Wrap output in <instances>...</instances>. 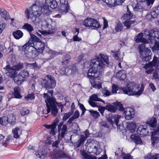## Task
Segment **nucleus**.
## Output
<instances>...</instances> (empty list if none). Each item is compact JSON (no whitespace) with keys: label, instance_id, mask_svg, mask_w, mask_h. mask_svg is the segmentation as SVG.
Masks as SVG:
<instances>
[{"label":"nucleus","instance_id":"7c9ffc66","mask_svg":"<svg viewBox=\"0 0 159 159\" xmlns=\"http://www.w3.org/2000/svg\"><path fill=\"white\" fill-rule=\"evenodd\" d=\"M136 127V124L134 122H131L128 123L127 129L131 133H133L135 131Z\"/></svg>","mask_w":159,"mask_h":159},{"label":"nucleus","instance_id":"c03bdc74","mask_svg":"<svg viewBox=\"0 0 159 159\" xmlns=\"http://www.w3.org/2000/svg\"><path fill=\"white\" fill-rule=\"evenodd\" d=\"M157 18V15L155 14L151 10V13H148L146 16V18L148 20H151L152 18Z\"/></svg>","mask_w":159,"mask_h":159},{"label":"nucleus","instance_id":"f257e3e1","mask_svg":"<svg viewBox=\"0 0 159 159\" xmlns=\"http://www.w3.org/2000/svg\"><path fill=\"white\" fill-rule=\"evenodd\" d=\"M109 64L108 57L102 54L96 56L95 58L91 60L87 77L93 87L98 89L102 88V81L100 78L101 72L108 66Z\"/></svg>","mask_w":159,"mask_h":159},{"label":"nucleus","instance_id":"bb28decb","mask_svg":"<svg viewBox=\"0 0 159 159\" xmlns=\"http://www.w3.org/2000/svg\"><path fill=\"white\" fill-rule=\"evenodd\" d=\"M4 69H6L8 72L11 76H15L17 73L16 70L14 68L13 66L11 68L9 65H7L4 68Z\"/></svg>","mask_w":159,"mask_h":159},{"label":"nucleus","instance_id":"5fc2aeb1","mask_svg":"<svg viewBox=\"0 0 159 159\" xmlns=\"http://www.w3.org/2000/svg\"><path fill=\"white\" fill-rule=\"evenodd\" d=\"M34 93H33L25 97V99L26 101H28L30 99L32 100L34 99Z\"/></svg>","mask_w":159,"mask_h":159},{"label":"nucleus","instance_id":"49530a36","mask_svg":"<svg viewBox=\"0 0 159 159\" xmlns=\"http://www.w3.org/2000/svg\"><path fill=\"white\" fill-rule=\"evenodd\" d=\"M20 131V129L18 127H16V128L12 130L13 137L15 138H18L19 137V135L18 134V132Z\"/></svg>","mask_w":159,"mask_h":159},{"label":"nucleus","instance_id":"2f4dec72","mask_svg":"<svg viewBox=\"0 0 159 159\" xmlns=\"http://www.w3.org/2000/svg\"><path fill=\"white\" fill-rule=\"evenodd\" d=\"M13 35L15 38L16 39H19L23 36V33L20 30H17L13 32Z\"/></svg>","mask_w":159,"mask_h":159},{"label":"nucleus","instance_id":"ea45409f","mask_svg":"<svg viewBox=\"0 0 159 159\" xmlns=\"http://www.w3.org/2000/svg\"><path fill=\"white\" fill-rule=\"evenodd\" d=\"M14 96L15 98H20L21 97L20 94V89L18 86L14 88Z\"/></svg>","mask_w":159,"mask_h":159},{"label":"nucleus","instance_id":"58836bf2","mask_svg":"<svg viewBox=\"0 0 159 159\" xmlns=\"http://www.w3.org/2000/svg\"><path fill=\"white\" fill-rule=\"evenodd\" d=\"M86 139V137H84V135H81L80 136V139L76 143L77 147H79L81 144L83 143Z\"/></svg>","mask_w":159,"mask_h":159},{"label":"nucleus","instance_id":"c85d7f7f","mask_svg":"<svg viewBox=\"0 0 159 159\" xmlns=\"http://www.w3.org/2000/svg\"><path fill=\"white\" fill-rule=\"evenodd\" d=\"M151 133H152V135L151 136L152 145V146H154L155 145L157 144L159 142V137L154 136L153 135L156 134L153 131L151 132Z\"/></svg>","mask_w":159,"mask_h":159},{"label":"nucleus","instance_id":"680f3d73","mask_svg":"<svg viewBox=\"0 0 159 159\" xmlns=\"http://www.w3.org/2000/svg\"><path fill=\"white\" fill-rule=\"evenodd\" d=\"M116 107L119 108L120 111H123L124 109L122 104L120 102H117L115 103Z\"/></svg>","mask_w":159,"mask_h":159},{"label":"nucleus","instance_id":"473e14b6","mask_svg":"<svg viewBox=\"0 0 159 159\" xmlns=\"http://www.w3.org/2000/svg\"><path fill=\"white\" fill-rule=\"evenodd\" d=\"M84 159H97V157L92 156L90 153L88 154L86 152H83L81 153Z\"/></svg>","mask_w":159,"mask_h":159},{"label":"nucleus","instance_id":"e2e57ef3","mask_svg":"<svg viewBox=\"0 0 159 159\" xmlns=\"http://www.w3.org/2000/svg\"><path fill=\"white\" fill-rule=\"evenodd\" d=\"M5 137L2 135L0 134V143H2L4 146H6L7 142L6 141H3Z\"/></svg>","mask_w":159,"mask_h":159},{"label":"nucleus","instance_id":"f03ea898","mask_svg":"<svg viewBox=\"0 0 159 159\" xmlns=\"http://www.w3.org/2000/svg\"><path fill=\"white\" fill-rule=\"evenodd\" d=\"M144 34L148 39L147 40L143 37V33L139 34L135 38V41L137 43L143 42L147 43L150 42L154 44L152 47V50L154 52H156L159 49V31L155 30L146 29L144 32Z\"/></svg>","mask_w":159,"mask_h":159},{"label":"nucleus","instance_id":"6e6d98bb","mask_svg":"<svg viewBox=\"0 0 159 159\" xmlns=\"http://www.w3.org/2000/svg\"><path fill=\"white\" fill-rule=\"evenodd\" d=\"M41 25L45 28H48L49 29H50L51 27V25L48 24L45 20H44L42 22Z\"/></svg>","mask_w":159,"mask_h":159},{"label":"nucleus","instance_id":"a18cd8bd","mask_svg":"<svg viewBox=\"0 0 159 159\" xmlns=\"http://www.w3.org/2000/svg\"><path fill=\"white\" fill-rule=\"evenodd\" d=\"M23 28L29 32H31L33 30V27L30 25L28 23L25 24L23 27Z\"/></svg>","mask_w":159,"mask_h":159},{"label":"nucleus","instance_id":"0e129e2a","mask_svg":"<svg viewBox=\"0 0 159 159\" xmlns=\"http://www.w3.org/2000/svg\"><path fill=\"white\" fill-rule=\"evenodd\" d=\"M152 10L154 13V14L157 15V17L158 15H159V6L157 7H153Z\"/></svg>","mask_w":159,"mask_h":159},{"label":"nucleus","instance_id":"20e7f679","mask_svg":"<svg viewBox=\"0 0 159 159\" xmlns=\"http://www.w3.org/2000/svg\"><path fill=\"white\" fill-rule=\"evenodd\" d=\"M43 95L47 107V113L46 114H48L51 111L52 115L53 116H55L57 115L58 113V110L55 103L58 107H60L61 111L62 112L63 109L64 107L63 105L62 104L61 102H56V99L51 98L47 93H44Z\"/></svg>","mask_w":159,"mask_h":159},{"label":"nucleus","instance_id":"b1692460","mask_svg":"<svg viewBox=\"0 0 159 159\" xmlns=\"http://www.w3.org/2000/svg\"><path fill=\"white\" fill-rule=\"evenodd\" d=\"M132 13L130 11L128 6H127V11L122 17L123 20H130L133 17Z\"/></svg>","mask_w":159,"mask_h":159},{"label":"nucleus","instance_id":"603ef678","mask_svg":"<svg viewBox=\"0 0 159 159\" xmlns=\"http://www.w3.org/2000/svg\"><path fill=\"white\" fill-rule=\"evenodd\" d=\"M72 113L68 112V113H64L62 117V120L63 121H66L68 119L70 116L72 115Z\"/></svg>","mask_w":159,"mask_h":159},{"label":"nucleus","instance_id":"a878e982","mask_svg":"<svg viewBox=\"0 0 159 159\" xmlns=\"http://www.w3.org/2000/svg\"><path fill=\"white\" fill-rule=\"evenodd\" d=\"M35 154L37 157L43 159L45 156L46 152L44 149L43 148H40V150L36 151Z\"/></svg>","mask_w":159,"mask_h":159},{"label":"nucleus","instance_id":"6ab92c4d","mask_svg":"<svg viewBox=\"0 0 159 159\" xmlns=\"http://www.w3.org/2000/svg\"><path fill=\"white\" fill-rule=\"evenodd\" d=\"M131 140L134 142L136 144H142V141L140 137L138 134H133L131 136Z\"/></svg>","mask_w":159,"mask_h":159},{"label":"nucleus","instance_id":"5701e85b","mask_svg":"<svg viewBox=\"0 0 159 159\" xmlns=\"http://www.w3.org/2000/svg\"><path fill=\"white\" fill-rule=\"evenodd\" d=\"M45 4L52 9L56 8L57 5V2L55 0H45Z\"/></svg>","mask_w":159,"mask_h":159},{"label":"nucleus","instance_id":"72a5a7b5","mask_svg":"<svg viewBox=\"0 0 159 159\" xmlns=\"http://www.w3.org/2000/svg\"><path fill=\"white\" fill-rule=\"evenodd\" d=\"M106 110H108L111 112L113 113L116 111L117 108L113 105L109 104H107L106 106Z\"/></svg>","mask_w":159,"mask_h":159},{"label":"nucleus","instance_id":"393cba45","mask_svg":"<svg viewBox=\"0 0 159 159\" xmlns=\"http://www.w3.org/2000/svg\"><path fill=\"white\" fill-rule=\"evenodd\" d=\"M113 52V56L114 58L119 61H122L123 60V56H124V53H122V55L120 54V52L119 50L116 51H115Z\"/></svg>","mask_w":159,"mask_h":159},{"label":"nucleus","instance_id":"79ce46f5","mask_svg":"<svg viewBox=\"0 0 159 159\" xmlns=\"http://www.w3.org/2000/svg\"><path fill=\"white\" fill-rule=\"evenodd\" d=\"M145 159H159V154H150L144 157Z\"/></svg>","mask_w":159,"mask_h":159},{"label":"nucleus","instance_id":"4c0bfd02","mask_svg":"<svg viewBox=\"0 0 159 159\" xmlns=\"http://www.w3.org/2000/svg\"><path fill=\"white\" fill-rule=\"evenodd\" d=\"M89 98L90 99V100L93 101L101 102H102L103 103L105 104V102L104 101L99 98L98 96L95 94H93Z\"/></svg>","mask_w":159,"mask_h":159},{"label":"nucleus","instance_id":"864d4df0","mask_svg":"<svg viewBox=\"0 0 159 159\" xmlns=\"http://www.w3.org/2000/svg\"><path fill=\"white\" fill-rule=\"evenodd\" d=\"M70 56L69 54H67L66 57L64 58L63 61L62 63L65 65L67 64L70 61Z\"/></svg>","mask_w":159,"mask_h":159},{"label":"nucleus","instance_id":"9d476101","mask_svg":"<svg viewBox=\"0 0 159 159\" xmlns=\"http://www.w3.org/2000/svg\"><path fill=\"white\" fill-rule=\"evenodd\" d=\"M83 25L86 27H92L93 29L99 28L101 26L98 21L92 18H88L83 22Z\"/></svg>","mask_w":159,"mask_h":159},{"label":"nucleus","instance_id":"37998d69","mask_svg":"<svg viewBox=\"0 0 159 159\" xmlns=\"http://www.w3.org/2000/svg\"><path fill=\"white\" fill-rule=\"evenodd\" d=\"M1 12L0 15L1 16L6 20H7L9 18L8 13L6 10L2 9L0 10Z\"/></svg>","mask_w":159,"mask_h":159},{"label":"nucleus","instance_id":"2eb2a0df","mask_svg":"<svg viewBox=\"0 0 159 159\" xmlns=\"http://www.w3.org/2000/svg\"><path fill=\"white\" fill-rule=\"evenodd\" d=\"M145 0H136L137 4H134L133 5L134 10L135 11H138L140 12H143V3H145Z\"/></svg>","mask_w":159,"mask_h":159},{"label":"nucleus","instance_id":"f3484780","mask_svg":"<svg viewBox=\"0 0 159 159\" xmlns=\"http://www.w3.org/2000/svg\"><path fill=\"white\" fill-rule=\"evenodd\" d=\"M72 66H69L66 67H61L60 68L58 72L61 75H68L72 72Z\"/></svg>","mask_w":159,"mask_h":159},{"label":"nucleus","instance_id":"69168bd1","mask_svg":"<svg viewBox=\"0 0 159 159\" xmlns=\"http://www.w3.org/2000/svg\"><path fill=\"white\" fill-rule=\"evenodd\" d=\"M61 139H59L58 138V139L57 140L53 142L52 143V146L53 148L54 149V148H58V144H59L60 141Z\"/></svg>","mask_w":159,"mask_h":159},{"label":"nucleus","instance_id":"c9c22d12","mask_svg":"<svg viewBox=\"0 0 159 159\" xmlns=\"http://www.w3.org/2000/svg\"><path fill=\"white\" fill-rule=\"evenodd\" d=\"M35 41V40H34L32 39H30L28 41V42L26 43L23 46L24 49L27 47L30 48V47H32L34 48V42Z\"/></svg>","mask_w":159,"mask_h":159},{"label":"nucleus","instance_id":"dca6fc26","mask_svg":"<svg viewBox=\"0 0 159 159\" xmlns=\"http://www.w3.org/2000/svg\"><path fill=\"white\" fill-rule=\"evenodd\" d=\"M34 48L39 53H41L43 51L44 47V43L41 41H35Z\"/></svg>","mask_w":159,"mask_h":159},{"label":"nucleus","instance_id":"e433bc0d","mask_svg":"<svg viewBox=\"0 0 159 159\" xmlns=\"http://www.w3.org/2000/svg\"><path fill=\"white\" fill-rule=\"evenodd\" d=\"M115 29L116 32H120L124 30L123 26L120 21L117 23Z\"/></svg>","mask_w":159,"mask_h":159},{"label":"nucleus","instance_id":"338daca9","mask_svg":"<svg viewBox=\"0 0 159 159\" xmlns=\"http://www.w3.org/2000/svg\"><path fill=\"white\" fill-rule=\"evenodd\" d=\"M146 1L145 3L150 8L152 7L154 1V0H146Z\"/></svg>","mask_w":159,"mask_h":159},{"label":"nucleus","instance_id":"9b49d317","mask_svg":"<svg viewBox=\"0 0 159 159\" xmlns=\"http://www.w3.org/2000/svg\"><path fill=\"white\" fill-rule=\"evenodd\" d=\"M63 122H60L58 125V138L59 139H61L64 137L67 132V126L65 125H63Z\"/></svg>","mask_w":159,"mask_h":159},{"label":"nucleus","instance_id":"de8ad7c7","mask_svg":"<svg viewBox=\"0 0 159 159\" xmlns=\"http://www.w3.org/2000/svg\"><path fill=\"white\" fill-rule=\"evenodd\" d=\"M89 112L92 116L94 119L98 118L100 116V114L98 112L96 111H94L92 110H89Z\"/></svg>","mask_w":159,"mask_h":159},{"label":"nucleus","instance_id":"39448f33","mask_svg":"<svg viewBox=\"0 0 159 159\" xmlns=\"http://www.w3.org/2000/svg\"><path fill=\"white\" fill-rule=\"evenodd\" d=\"M139 88V86L136 84L134 82H129L125 87L120 88L124 93L129 96H139L142 93L144 90V86L142 84L140 89L138 90Z\"/></svg>","mask_w":159,"mask_h":159},{"label":"nucleus","instance_id":"4468645a","mask_svg":"<svg viewBox=\"0 0 159 159\" xmlns=\"http://www.w3.org/2000/svg\"><path fill=\"white\" fill-rule=\"evenodd\" d=\"M51 156L54 159H61L68 157V155L62 151L54 150L52 151Z\"/></svg>","mask_w":159,"mask_h":159},{"label":"nucleus","instance_id":"8fccbe9b","mask_svg":"<svg viewBox=\"0 0 159 159\" xmlns=\"http://www.w3.org/2000/svg\"><path fill=\"white\" fill-rule=\"evenodd\" d=\"M49 31L47 32L44 30H38L37 32L41 33V34L43 35H47L49 34H51L52 33H53L54 31H51V30H48Z\"/></svg>","mask_w":159,"mask_h":159},{"label":"nucleus","instance_id":"aec40b11","mask_svg":"<svg viewBox=\"0 0 159 159\" xmlns=\"http://www.w3.org/2000/svg\"><path fill=\"white\" fill-rule=\"evenodd\" d=\"M105 2L107 6L110 7H114L117 5H120V3L118 0H103Z\"/></svg>","mask_w":159,"mask_h":159},{"label":"nucleus","instance_id":"a211bd4d","mask_svg":"<svg viewBox=\"0 0 159 159\" xmlns=\"http://www.w3.org/2000/svg\"><path fill=\"white\" fill-rule=\"evenodd\" d=\"M60 10L61 11L62 13L67 12L69 9V7L67 4V2H66V0H60Z\"/></svg>","mask_w":159,"mask_h":159},{"label":"nucleus","instance_id":"f8f14e48","mask_svg":"<svg viewBox=\"0 0 159 159\" xmlns=\"http://www.w3.org/2000/svg\"><path fill=\"white\" fill-rule=\"evenodd\" d=\"M135 113L134 108L127 107L124 109L123 114L125 118L127 120H130L134 118Z\"/></svg>","mask_w":159,"mask_h":159},{"label":"nucleus","instance_id":"1a4fd4ad","mask_svg":"<svg viewBox=\"0 0 159 159\" xmlns=\"http://www.w3.org/2000/svg\"><path fill=\"white\" fill-rule=\"evenodd\" d=\"M145 43L139 45V52L140 54V57L143 61H146L148 58H149V56L151 52L150 50L147 48H145Z\"/></svg>","mask_w":159,"mask_h":159},{"label":"nucleus","instance_id":"3c124183","mask_svg":"<svg viewBox=\"0 0 159 159\" xmlns=\"http://www.w3.org/2000/svg\"><path fill=\"white\" fill-rule=\"evenodd\" d=\"M121 116L118 115H115L113 116L112 118L113 119L115 125L118 127V124L119 121V120L120 119Z\"/></svg>","mask_w":159,"mask_h":159},{"label":"nucleus","instance_id":"052dcab7","mask_svg":"<svg viewBox=\"0 0 159 159\" xmlns=\"http://www.w3.org/2000/svg\"><path fill=\"white\" fill-rule=\"evenodd\" d=\"M7 117H3L0 118V124L2 125L6 126L7 125V121L6 120Z\"/></svg>","mask_w":159,"mask_h":159},{"label":"nucleus","instance_id":"4d7b16f0","mask_svg":"<svg viewBox=\"0 0 159 159\" xmlns=\"http://www.w3.org/2000/svg\"><path fill=\"white\" fill-rule=\"evenodd\" d=\"M102 94L106 96H108L111 94L110 92L107 88H104L102 90Z\"/></svg>","mask_w":159,"mask_h":159},{"label":"nucleus","instance_id":"f704fd0d","mask_svg":"<svg viewBox=\"0 0 159 159\" xmlns=\"http://www.w3.org/2000/svg\"><path fill=\"white\" fill-rule=\"evenodd\" d=\"M58 54V52L53 51L52 50H50L48 52H47V55L49 57V58H47V60H49L51 59L54 57Z\"/></svg>","mask_w":159,"mask_h":159},{"label":"nucleus","instance_id":"6e6552de","mask_svg":"<svg viewBox=\"0 0 159 159\" xmlns=\"http://www.w3.org/2000/svg\"><path fill=\"white\" fill-rule=\"evenodd\" d=\"M29 74V72L26 70H21L17 75L14 77V81L18 85H20L26 80Z\"/></svg>","mask_w":159,"mask_h":159},{"label":"nucleus","instance_id":"c756f323","mask_svg":"<svg viewBox=\"0 0 159 159\" xmlns=\"http://www.w3.org/2000/svg\"><path fill=\"white\" fill-rule=\"evenodd\" d=\"M135 22L134 20H126L125 21L123 22V24L126 28L125 30L128 29L130 28L131 26L134 24Z\"/></svg>","mask_w":159,"mask_h":159},{"label":"nucleus","instance_id":"13d9d810","mask_svg":"<svg viewBox=\"0 0 159 159\" xmlns=\"http://www.w3.org/2000/svg\"><path fill=\"white\" fill-rule=\"evenodd\" d=\"M23 64L22 63H20L17 65L13 66L14 68L17 70H20L23 68Z\"/></svg>","mask_w":159,"mask_h":159},{"label":"nucleus","instance_id":"4be33fe9","mask_svg":"<svg viewBox=\"0 0 159 159\" xmlns=\"http://www.w3.org/2000/svg\"><path fill=\"white\" fill-rule=\"evenodd\" d=\"M116 77L120 80H124L126 77V72L125 70H122L117 73L116 75Z\"/></svg>","mask_w":159,"mask_h":159},{"label":"nucleus","instance_id":"cd10ccee","mask_svg":"<svg viewBox=\"0 0 159 159\" xmlns=\"http://www.w3.org/2000/svg\"><path fill=\"white\" fill-rule=\"evenodd\" d=\"M16 120L15 116L13 114H11L7 118L6 120L7 121V124L8 123L11 125H13L16 121Z\"/></svg>","mask_w":159,"mask_h":159},{"label":"nucleus","instance_id":"0eeeda50","mask_svg":"<svg viewBox=\"0 0 159 159\" xmlns=\"http://www.w3.org/2000/svg\"><path fill=\"white\" fill-rule=\"evenodd\" d=\"M43 87L46 89H51L54 88L56 84V81L52 75H48L43 79L41 83Z\"/></svg>","mask_w":159,"mask_h":159},{"label":"nucleus","instance_id":"bf43d9fd","mask_svg":"<svg viewBox=\"0 0 159 159\" xmlns=\"http://www.w3.org/2000/svg\"><path fill=\"white\" fill-rule=\"evenodd\" d=\"M94 148L96 150V151L95 152V154L96 155H98L102 152V149L100 148L99 147L94 146Z\"/></svg>","mask_w":159,"mask_h":159},{"label":"nucleus","instance_id":"412c9836","mask_svg":"<svg viewBox=\"0 0 159 159\" xmlns=\"http://www.w3.org/2000/svg\"><path fill=\"white\" fill-rule=\"evenodd\" d=\"M158 58L154 56L153 57V60L152 61L149 63L148 64H146L143 66V67L145 69H150L152 67L155 66L157 61Z\"/></svg>","mask_w":159,"mask_h":159},{"label":"nucleus","instance_id":"09e8293b","mask_svg":"<svg viewBox=\"0 0 159 159\" xmlns=\"http://www.w3.org/2000/svg\"><path fill=\"white\" fill-rule=\"evenodd\" d=\"M29 48H26L24 49L23 46L22 47V52L25 55L26 57L28 58H30V53L28 51V49H29Z\"/></svg>","mask_w":159,"mask_h":159},{"label":"nucleus","instance_id":"ddd939ff","mask_svg":"<svg viewBox=\"0 0 159 159\" xmlns=\"http://www.w3.org/2000/svg\"><path fill=\"white\" fill-rule=\"evenodd\" d=\"M59 121L58 119H56L51 125L45 124L43 125V126L45 127L47 129H51L50 131V134L52 135H54L57 133V132L55 131V129Z\"/></svg>","mask_w":159,"mask_h":159},{"label":"nucleus","instance_id":"774afa93","mask_svg":"<svg viewBox=\"0 0 159 159\" xmlns=\"http://www.w3.org/2000/svg\"><path fill=\"white\" fill-rule=\"evenodd\" d=\"M30 111L29 110H27L25 108H23L20 111V113L22 116H25L29 114Z\"/></svg>","mask_w":159,"mask_h":159},{"label":"nucleus","instance_id":"a19ab883","mask_svg":"<svg viewBox=\"0 0 159 159\" xmlns=\"http://www.w3.org/2000/svg\"><path fill=\"white\" fill-rule=\"evenodd\" d=\"M75 31L74 32V34L75 35L73 37V40L74 41H80L82 39L80 38H79L78 36V35L79 33V29L78 28H76L75 29Z\"/></svg>","mask_w":159,"mask_h":159},{"label":"nucleus","instance_id":"7ed1b4c3","mask_svg":"<svg viewBox=\"0 0 159 159\" xmlns=\"http://www.w3.org/2000/svg\"><path fill=\"white\" fill-rule=\"evenodd\" d=\"M51 12L49 7L45 3L41 7L34 4L29 8L26 9L25 14L28 19H30L31 21L34 22L35 20L36 17L39 16L42 14L44 16H48Z\"/></svg>","mask_w":159,"mask_h":159},{"label":"nucleus","instance_id":"423d86ee","mask_svg":"<svg viewBox=\"0 0 159 159\" xmlns=\"http://www.w3.org/2000/svg\"><path fill=\"white\" fill-rule=\"evenodd\" d=\"M157 119L155 117L151 118L147 122V126L144 128L143 125L140 126L138 129V133L140 132L141 135H146L148 134V131L147 129L149 128H152L151 130H153V132L155 134L159 135V123L157 125Z\"/></svg>","mask_w":159,"mask_h":159}]
</instances>
